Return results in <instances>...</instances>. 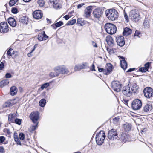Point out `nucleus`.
<instances>
[{
	"label": "nucleus",
	"instance_id": "f257e3e1",
	"mask_svg": "<svg viewBox=\"0 0 153 153\" xmlns=\"http://www.w3.org/2000/svg\"><path fill=\"white\" fill-rule=\"evenodd\" d=\"M107 17L112 21L114 20L118 17V13L115 9L107 10L105 12Z\"/></svg>",
	"mask_w": 153,
	"mask_h": 153
},
{
	"label": "nucleus",
	"instance_id": "f03ea898",
	"mask_svg": "<svg viewBox=\"0 0 153 153\" xmlns=\"http://www.w3.org/2000/svg\"><path fill=\"white\" fill-rule=\"evenodd\" d=\"M54 71L55 73L51 72L49 74L50 77L52 78L57 76L59 74H65L68 72L66 68H55Z\"/></svg>",
	"mask_w": 153,
	"mask_h": 153
},
{
	"label": "nucleus",
	"instance_id": "7ed1b4c3",
	"mask_svg": "<svg viewBox=\"0 0 153 153\" xmlns=\"http://www.w3.org/2000/svg\"><path fill=\"white\" fill-rule=\"evenodd\" d=\"M105 29L106 31L111 35L114 34L116 32V26L114 24L111 23H107L105 25Z\"/></svg>",
	"mask_w": 153,
	"mask_h": 153
},
{
	"label": "nucleus",
	"instance_id": "20e7f679",
	"mask_svg": "<svg viewBox=\"0 0 153 153\" xmlns=\"http://www.w3.org/2000/svg\"><path fill=\"white\" fill-rule=\"evenodd\" d=\"M105 137L104 131H101L96 135V141L97 143L99 145H101L103 143Z\"/></svg>",
	"mask_w": 153,
	"mask_h": 153
},
{
	"label": "nucleus",
	"instance_id": "39448f33",
	"mask_svg": "<svg viewBox=\"0 0 153 153\" xmlns=\"http://www.w3.org/2000/svg\"><path fill=\"white\" fill-rule=\"evenodd\" d=\"M140 16L139 13L137 10H133L130 12L129 17L133 21H138L140 19Z\"/></svg>",
	"mask_w": 153,
	"mask_h": 153
},
{
	"label": "nucleus",
	"instance_id": "423d86ee",
	"mask_svg": "<svg viewBox=\"0 0 153 153\" xmlns=\"http://www.w3.org/2000/svg\"><path fill=\"white\" fill-rule=\"evenodd\" d=\"M142 106L141 101L137 99L134 100L131 103V107L134 110H138L140 109Z\"/></svg>",
	"mask_w": 153,
	"mask_h": 153
},
{
	"label": "nucleus",
	"instance_id": "0eeeda50",
	"mask_svg": "<svg viewBox=\"0 0 153 153\" xmlns=\"http://www.w3.org/2000/svg\"><path fill=\"white\" fill-rule=\"evenodd\" d=\"M9 31L8 25L6 22H3L0 23V32L5 33Z\"/></svg>",
	"mask_w": 153,
	"mask_h": 153
},
{
	"label": "nucleus",
	"instance_id": "6e6552de",
	"mask_svg": "<svg viewBox=\"0 0 153 153\" xmlns=\"http://www.w3.org/2000/svg\"><path fill=\"white\" fill-rule=\"evenodd\" d=\"M39 113L37 111L32 112L30 115V118L33 123L38 124V120L39 118Z\"/></svg>",
	"mask_w": 153,
	"mask_h": 153
},
{
	"label": "nucleus",
	"instance_id": "1a4fd4ad",
	"mask_svg": "<svg viewBox=\"0 0 153 153\" xmlns=\"http://www.w3.org/2000/svg\"><path fill=\"white\" fill-rule=\"evenodd\" d=\"M108 137V139L111 140L116 139L118 137V134L116 131L114 129H112L109 131Z\"/></svg>",
	"mask_w": 153,
	"mask_h": 153
},
{
	"label": "nucleus",
	"instance_id": "9d476101",
	"mask_svg": "<svg viewBox=\"0 0 153 153\" xmlns=\"http://www.w3.org/2000/svg\"><path fill=\"white\" fill-rule=\"evenodd\" d=\"M103 13L101 8H99L94 10L93 12L94 18L97 19H99L101 17Z\"/></svg>",
	"mask_w": 153,
	"mask_h": 153
},
{
	"label": "nucleus",
	"instance_id": "9b49d317",
	"mask_svg": "<svg viewBox=\"0 0 153 153\" xmlns=\"http://www.w3.org/2000/svg\"><path fill=\"white\" fill-rule=\"evenodd\" d=\"M112 87L114 91L118 92L121 90V84L118 81H114L112 83Z\"/></svg>",
	"mask_w": 153,
	"mask_h": 153
},
{
	"label": "nucleus",
	"instance_id": "f8f14e48",
	"mask_svg": "<svg viewBox=\"0 0 153 153\" xmlns=\"http://www.w3.org/2000/svg\"><path fill=\"white\" fill-rule=\"evenodd\" d=\"M143 92L145 96L147 98H150L153 96V90L150 87L146 88Z\"/></svg>",
	"mask_w": 153,
	"mask_h": 153
},
{
	"label": "nucleus",
	"instance_id": "ddd939ff",
	"mask_svg": "<svg viewBox=\"0 0 153 153\" xmlns=\"http://www.w3.org/2000/svg\"><path fill=\"white\" fill-rule=\"evenodd\" d=\"M122 92L125 95L129 97L131 96L132 93L130 90V87L128 84L127 86L123 87L122 89Z\"/></svg>",
	"mask_w": 153,
	"mask_h": 153
},
{
	"label": "nucleus",
	"instance_id": "4468645a",
	"mask_svg": "<svg viewBox=\"0 0 153 153\" xmlns=\"http://www.w3.org/2000/svg\"><path fill=\"white\" fill-rule=\"evenodd\" d=\"M99 72H102L105 75H108L112 72L113 69V68H97Z\"/></svg>",
	"mask_w": 153,
	"mask_h": 153
},
{
	"label": "nucleus",
	"instance_id": "2eb2a0df",
	"mask_svg": "<svg viewBox=\"0 0 153 153\" xmlns=\"http://www.w3.org/2000/svg\"><path fill=\"white\" fill-rule=\"evenodd\" d=\"M117 44L119 46L122 47L125 44L124 37L122 36H118L116 38Z\"/></svg>",
	"mask_w": 153,
	"mask_h": 153
},
{
	"label": "nucleus",
	"instance_id": "dca6fc26",
	"mask_svg": "<svg viewBox=\"0 0 153 153\" xmlns=\"http://www.w3.org/2000/svg\"><path fill=\"white\" fill-rule=\"evenodd\" d=\"M34 18L36 19H41L43 16V14L40 10H36L34 11L33 13Z\"/></svg>",
	"mask_w": 153,
	"mask_h": 153
},
{
	"label": "nucleus",
	"instance_id": "f3484780",
	"mask_svg": "<svg viewBox=\"0 0 153 153\" xmlns=\"http://www.w3.org/2000/svg\"><path fill=\"white\" fill-rule=\"evenodd\" d=\"M129 138V135L126 133L123 132L121 135V140L124 142L129 141L130 140Z\"/></svg>",
	"mask_w": 153,
	"mask_h": 153
},
{
	"label": "nucleus",
	"instance_id": "a211bd4d",
	"mask_svg": "<svg viewBox=\"0 0 153 153\" xmlns=\"http://www.w3.org/2000/svg\"><path fill=\"white\" fill-rule=\"evenodd\" d=\"M92 11V7L89 6L87 7L84 11V16L86 18H88L91 15Z\"/></svg>",
	"mask_w": 153,
	"mask_h": 153
},
{
	"label": "nucleus",
	"instance_id": "6ab92c4d",
	"mask_svg": "<svg viewBox=\"0 0 153 153\" xmlns=\"http://www.w3.org/2000/svg\"><path fill=\"white\" fill-rule=\"evenodd\" d=\"M106 40L109 46H113L114 45V41L111 36H107L106 38Z\"/></svg>",
	"mask_w": 153,
	"mask_h": 153
},
{
	"label": "nucleus",
	"instance_id": "aec40b11",
	"mask_svg": "<svg viewBox=\"0 0 153 153\" xmlns=\"http://www.w3.org/2000/svg\"><path fill=\"white\" fill-rule=\"evenodd\" d=\"M138 88V87L136 83H134L132 84L131 85L130 90L132 94H134L137 92Z\"/></svg>",
	"mask_w": 153,
	"mask_h": 153
},
{
	"label": "nucleus",
	"instance_id": "412c9836",
	"mask_svg": "<svg viewBox=\"0 0 153 153\" xmlns=\"http://www.w3.org/2000/svg\"><path fill=\"white\" fill-rule=\"evenodd\" d=\"M15 99L10 100L6 102L4 105V107H10L12 106L13 105L16 103V102H14Z\"/></svg>",
	"mask_w": 153,
	"mask_h": 153
},
{
	"label": "nucleus",
	"instance_id": "4be33fe9",
	"mask_svg": "<svg viewBox=\"0 0 153 153\" xmlns=\"http://www.w3.org/2000/svg\"><path fill=\"white\" fill-rule=\"evenodd\" d=\"M50 2L53 4V7L56 9L60 7L59 3L60 0H49Z\"/></svg>",
	"mask_w": 153,
	"mask_h": 153
},
{
	"label": "nucleus",
	"instance_id": "5701e85b",
	"mask_svg": "<svg viewBox=\"0 0 153 153\" xmlns=\"http://www.w3.org/2000/svg\"><path fill=\"white\" fill-rule=\"evenodd\" d=\"M8 22L11 26L15 27L16 25V22L15 19L12 18H9L8 19Z\"/></svg>",
	"mask_w": 153,
	"mask_h": 153
},
{
	"label": "nucleus",
	"instance_id": "b1692460",
	"mask_svg": "<svg viewBox=\"0 0 153 153\" xmlns=\"http://www.w3.org/2000/svg\"><path fill=\"white\" fill-rule=\"evenodd\" d=\"M132 32L131 30L129 28L126 27L124 29L123 32V35L124 36H127L130 35Z\"/></svg>",
	"mask_w": 153,
	"mask_h": 153
},
{
	"label": "nucleus",
	"instance_id": "393cba45",
	"mask_svg": "<svg viewBox=\"0 0 153 153\" xmlns=\"http://www.w3.org/2000/svg\"><path fill=\"white\" fill-rule=\"evenodd\" d=\"M28 18L25 16H23L21 17L19 19V22H20L27 25L28 23Z\"/></svg>",
	"mask_w": 153,
	"mask_h": 153
},
{
	"label": "nucleus",
	"instance_id": "a878e982",
	"mask_svg": "<svg viewBox=\"0 0 153 153\" xmlns=\"http://www.w3.org/2000/svg\"><path fill=\"white\" fill-rule=\"evenodd\" d=\"M10 92L11 95L14 96L15 95L17 92V88L15 86L12 87L10 88Z\"/></svg>",
	"mask_w": 153,
	"mask_h": 153
},
{
	"label": "nucleus",
	"instance_id": "bb28decb",
	"mask_svg": "<svg viewBox=\"0 0 153 153\" xmlns=\"http://www.w3.org/2000/svg\"><path fill=\"white\" fill-rule=\"evenodd\" d=\"M123 128L125 131H129L131 129V125L128 123H126L123 125Z\"/></svg>",
	"mask_w": 153,
	"mask_h": 153
},
{
	"label": "nucleus",
	"instance_id": "cd10ccee",
	"mask_svg": "<svg viewBox=\"0 0 153 153\" xmlns=\"http://www.w3.org/2000/svg\"><path fill=\"white\" fill-rule=\"evenodd\" d=\"M152 108V106L151 105L146 104L143 107V110L145 112H147L151 111Z\"/></svg>",
	"mask_w": 153,
	"mask_h": 153
},
{
	"label": "nucleus",
	"instance_id": "c85d7f7f",
	"mask_svg": "<svg viewBox=\"0 0 153 153\" xmlns=\"http://www.w3.org/2000/svg\"><path fill=\"white\" fill-rule=\"evenodd\" d=\"M15 119V116L14 114H10L8 115V120L9 122L11 123H14Z\"/></svg>",
	"mask_w": 153,
	"mask_h": 153
},
{
	"label": "nucleus",
	"instance_id": "c756f323",
	"mask_svg": "<svg viewBox=\"0 0 153 153\" xmlns=\"http://www.w3.org/2000/svg\"><path fill=\"white\" fill-rule=\"evenodd\" d=\"M63 24V22L62 21H60L56 23L55 25L53 24L51 25V26L53 27V29H56V27H58L62 25Z\"/></svg>",
	"mask_w": 153,
	"mask_h": 153
},
{
	"label": "nucleus",
	"instance_id": "7c9ffc66",
	"mask_svg": "<svg viewBox=\"0 0 153 153\" xmlns=\"http://www.w3.org/2000/svg\"><path fill=\"white\" fill-rule=\"evenodd\" d=\"M84 20L82 19L79 18L77 19V24L80 26H83L85 25Z\"/></svg>",
	"mask_w": 153,
	"mask_h": 153
},
{
	"label": "nucleus",
	"instance_id": "2f4dec72",
	"mask_svg": "<svg viewBox=\"0 0 153 153\" xmlns=\"http://www.w3.org/2000/svg\"><path fill=\"white\" fill-rule=\"evenodd\" d=\"M9 83L8 79L2 80L0 82V87H2L4 86L7 85Z\"/></svg>",
	"mask_w": 153,
	"mask_h": 153
},
{
	"label": "nucleus",
	"instance_id": "473e14b6",
	"mask_svg": "<svg viewBox=\"0 0 153 153\" xmlns=\"http://www.w3.org/2000/svg\"><path fill=\"white\" fill-rule=\"evenodd\" d=\"M87 68H69L70 70H71V72H74L80 71L82 69H85Z\"/></svg>",
	"mask_w": 153,
	"mask_h": 153
},
{
	"label": "nucleus",
	"instance_id": "72a5a7b5",
	"mask_svg": "<svg viewBox=\"0 0 153 153\" xmlns=\"http://www.w3.org/2000/svg\"><path fill=\"white\" fill-rule=\"evenodd\" d=\"M121 67H127V64L126 61L123 58L120 61Z\"/></svg>",
	"mask_w": 153,
	"mask_h": 153
},
{
	"label": "nucleus",
	"instance_id": "f704fd0d",
	"mask_svg": "<svg viewBox=\"0 0 153 153\" xmlns=\"http://www.w3.org/2000/svg\"><path fill=\"white\" fill-rule=\"evenodd\" d=\"M46 102L45 99H42L39 102V105L42 107H44L45 105Z\"/></svg>",
	"mask_w": 153,
	"mask_h": 153
},
{
	"label": "nucleus",
	"instance_id": "c9c22d12",
	"mask_svg": "<svg viewBox=\"0 0 153 153\" xmlns=\"http://www.w3.org/2000/svg\"><path fill=\"white\" fill-rule=\"evenodd\" d=\"M76 22V19H73L71 20L68 21L66 24L67 25H72L75 24Z\"/></svg>",
	"mask_w": 153,
	"mask_h": 153
},
{
	"label": "nucleus",
	"instance_id": "e433bc0d",
	"mask_svg": "<svg viewBox=\"0 0 153 153\" xmlns=\"http://www.w3.org/2000/svg\"><path fill=\"white\" fill-rule=\"evenodd\" d=\"M34 125H32L30 127V129L31 131H34L37 127L38 124L36 123H34Z\"/></svg>",
	"mask_w": 153,
	"mask_h": 153
},
{
	"label": "nucleus",
	"instance_id": "4c0bfd02",
	"mask_svg": "<svg viewBox=\"0 0 153 153\" xmlns=\"http://www.w3.org/2000/svg\"><path fill=\"white\" fill-rule=\"evenodd\" d=\"M18 1V0H10L9 2V5L10 6H13Z\"/></svg>",
	"mask_w": 153,
	"mask_h": 153
},
{
	"label": "nucleus",
	"instance_id": "58836bf2",
	"mask_svg": "<svg viewBox=\"0 0 153 153\" xmlns=\"http://www.w3.org/2000/svg\"><path fill=\"white\" fill-rule=\"evenodd\" d=\"M120 117L119 116L113 119V123L114 124H117L119 122Z\"/></svg>",
	"mask_w": 153,
	"mask_h": 153
},
{
	"label": "nucleus",
	"instance_id": "ea45409f",
	"mask_svg": "<svg viewBox=\"0 0 153 153\" xmlns=\"http://www.w3.org/2000/svg\"><path fill=\"white\" fill-rule=\"evenodd\" d=\"M49 86V83H45L43 85H42L41 87V88L42 90H43L44 88H45L48 87Z\"/></svg>",
	"mask_w": 153,
	"mask_h": 153
},
{
	"label": "nucleus",
	"instance_id": "a19ab883",
	"mask_svg": "<svg viewBox=\"0 0 153 153\" xmlns=\"http://www.w3.org/2000/svg\"><path fill=\"white\" fill-rule=\"evenodd\" d=\"M44 1L43 0H38V4L39 6L41 7H43L44 4Z\"/></svg>",
	"mask_w": 153,
	"mask_h": 153
},
{
	"label": "nucleus",
	"instance_id": "79ce46f5",
	"mask_svg": "<svg viewBox=\"0 0 153 153\" xmlns=\"http://www.w3.org/2000/svg\"><path fill=\"white\" fill-rule=\"evenodd\" d=\"M149 68H140L139 69V71L142 72H145L148 70Z\"/></svg>",
	"mask_w": 153,
	"mask_h": 153
},
{
	"label": "nucleus",
	"instance_id": "37998d69",
	"mask_svg": "<svg viewBox=\"0 0 153 153\" xmlns=\"http://www.w3.org/2000/svg\"><path fill=\"white\" fill-rule=\"evenodd\" d=\"M38 38L39 40L42 41L43 40V33H39L38 35Z\"/></svg>",
	"mask_w": 153,
	"mask_h": 153
},
{
	"label": "nucleus",
	"instance_id": "c03bdc74",
	"mask_svg": "<svg viewBox=\"0 0 153 153\" xmlns=\"http://www.w3.org/2000/svg\"><path fill=\"white\" fill-rule=\"evenodd\" d=\"M14 123H15L19 125H20L21 123V120L18 118L15 119Z\"/></svg>",
	"mask_w": 153,
	"mask_h": 153
},
{
	"label": "nucleus",
	"instance_id": "a18cd8bd",
	"mask_svg": "<svg viewBox=\"0 0 153 153\" xmlns=\"http://www.w3.org/2000/svg\"><path fill=\"white\" fill-rule=\"evenodd\" d=\"M13 51V49H12L10 48L9 50L7 51V55L8 56H12V52Z\"/></svg>",
	"mask_w": 153,
	"mask_h": 153
},
{
	"label": "nucleus",
	"instance_id": "49530a36",
	"mask_svg": "<svg viewBox=\"0 0 153 153\" xmlns=\"http://www.w3.org/2000/svg\"><path fill=\"white\" fill-rule=\"evenodd\" d=\"M11 12L14 14H16L18 12L17 9L15 7H13L11 9Z\"/></svg>",
	"mask_w": 153,
	"mask_h": 153
},
{
	"label": "nucleus",
	"instance_id": "de8ad7c7",
	"mask_svg": "<svg viewBox=\"0 0 153 153\" xmlns=\"http://www.w3.org/2000/svg\"><path fill=\"white\" fill-rule=\"evenodd\" d=\"M19 137L20 139L22 140H24L25 138V135L23 133H20L19 134Z\"/></svg>",
	"mask_w": 153,
	"mask_h": 153
},
{
	"label": "nucleus",
	"instance_id": "09e8293b",
	"mask_svg": "<svg viewBox=\"0 0 153 153\" xmlns=\"http://www.w3.org/2000/svg\"><path fill=\"white\" fill-rule=\"evenodd\" d=\"M124 17L127 22H129L128 17L125 11L124 12Z\"/></svg>",
	"mask_w": 153,
	"mask_h": 153
},
{
	"label": "nucleus",
	"instance_id": "8fccbe9b",
	"mask_svg": "<svg viewBox=\"0 0 153 153\" xmlns=\"http://www.w3.org/2000/svg\"><path fill=\"white\" fill-rule=\"evenodd\" d=\"M43 40H46L48 38V36L45 34V31H43Z\"/></svg>",
	"mask_w": 153,
	"mask_h": 153
},
{
	"label": "nucleus",
	"instance_id": "3c124183",
	"mask_svg": "<svg viewBox=\"0 0 153 153\" xmlns=\"http://www.w3.org/2000/svg\"><path fill=\"white\" fill-rule=\"evenodd\" d=\"M3 131L4 133H6L8 134H10V130L8 129L5 128L4 129Z\"/></svg>",
	"mask_w": 153,
	"mask_h": 153
},
{
	"label": "nucleus",
	"instance_id": "603ef678",
	"mask_svg": "<svg viewBox=\"0 0 153 153\" xmlns=\"http://www.w3.org/2000/svg\"><path fill=\"white\" fill-rule=\"evenodd\" d=\"M15 142H16L17 144L21 145V143L20 142V141L19 138H16L15 139Z\"/></svg>",
	"mask_w": 153,
	"mask_h": 153
},
{
	"label": "nucleus",
	"instance_id": "864d4df0",
	"mask_svg": "<svg viewBox=\"0 0 153 153\" xmlns=\"http://www.w3.org/2000/svg\"><path fill=\"white\" fill-rule=\"evenodd\" d=\"M5 140V138L4 136H0V141L1 143H3Z\"/></svg>",
	"mask_w": 153,
	"mask_h": 153
},
{
	"label": "nucleus",
	"instance_id": "5fc2aeb1",
	"mask_svg": "<svg viewBox=\"0 0 153 153\" xmlns=\"http://www.w3.org/2000/svg\"><path fill=\"white\" fill-rule=\"evenodd\" d=\"M143 25L145 27H149V25L147 22L145 21L143 23Z\"/></svg>",
	"mask_w": 153,
	"mask_h": 153
},
{
	"label": "nucleus",
	"instance_id": "6e6d98bb",
	"mask_svg": "<svg viewBox=\"0 0 153 153\" xmlns=\"http://www.w3.org/2000/svg\"><path fill=\"white\" fill-rule=\"evenodd\" d=\"M4 149L2 146H0V153H4Z\"/></svg>",
	"mask_w": 153,
	"mask_h": 153
},
{
	"label": "nucleus",
	"instance_id": "4d7b16f0",
	"mask_svg": "<svg viewBox=\"0 0 153 153\" xmlns=\"http://www.w3.org/2000/svg\"><path fill=\"white\" fill-rule=\"evenodd\" d=\"M5 76L6 78H10L12 76L9 73H7L5 75Z\"/></svg>",
	"mask_w": 153,
	"mask_h": 153
},
{
	"label": "nucleus",
	"instance_id": "13d9d810",
	"mask_svg": "<svg viewBox=\"0 0 153 153\" xmlns=\"http://www.w3.org/2000/svg\"><path fill=\"white\" fill-rule=\"evenodd\" d=\"M139 34V32L138 30H136L135 31V33L134 35V38H135V36H138Z\"/></svg>",
	"mask_w": 153,
	"mask_h": 153
},
{
	"label": "nucleus",
	"instance_id": "bf43d9fd",
	"mask_svg": "<svg viewBox=\"0 0 153 153\" xmlns=\"http://www.w3.org/2000/svg\"><path fill=\"white\" fill-rule=\"evenodd\" d=\"M151 64V62H148L144 65V67H149Z\"/></svg>",
	"mask_w": 153,
	"mask_h": 153
},
{
	"label": "nucleus",
	"instance_id": "052dcab7",
	"mask_svg": "<svg viewBox=\"0 0 153 153\" xmlns=\"http://www.w3.org/2000/svg\"><path fill=\"white\" fill-rule=\"evenodd\" d=\"M135 69V68H130L126 72H132V71H134V70Z\"/></svg>",
	"mask_w": 153,
	"mask_h": 153
},
{
	"label": "nucleus",
	"instance_id": "680f3d73",
	"mask_svg": "<svg viewBox=\"0 0 153 153\" xmlns=\"http://www.w3.org/2000/svg\"><path fill=\"white\" fill-rule=\"evenodd\" d=\"M84 5V3H81L80 4H79L77 5V8L78 9H79L81 8V7H82Z\"/></svg>",
	"mask_w": 153,
	"mask_h": 153
},
{
	"label": "nucleus",
	"instance_id": "e2e57ef3",
	"mask_svg": "<svg viewBox=\"0 0 153 153\" xmlns=\"http://www.w3.org/2000/svg\"><path fill=\"white\" fill-rule=\"evenodd\" d=\"M92 45L94 47H97V44L94 41L92 42Z\"/></svg>",
	"mask_w": 153,
	"mask_h": 153
},
{
	"label": "nucleus",
	"instance_id": "0e129e2a",
	"mask_svg": "<svg viewBox=\"0 0 153 153\" xmlns=\"http://www.w3.org/2000/svg\"><path fill=\"white\" fill-rule=\"evenodd\" d=\"M64 18H65L66 20H67L69 18V16L66 15L64 17Z\"/></svg>",
	"mask_w": 153,
	"mask_h": 153
},
{
	"label": "nucleus",
	"instance_id": "69168bd1",
	"mask_svg": "<svg viewBox=\"0 0 153 153\" xmlns=\"http://www.w3.org/2000/svg\"><path fill=\"white\" fill-rule=\"evenodd\" d=\"M90 70H91V71H95V68H90V70L88 71V72H89Z\"/></svg>",
	"mask_w": 153,
	"mask_h": 153
},
{
	"label": "nucleus",
	"instance_id": "338daca9",
	"mask_svg": "<svg viewBox=\"0 0 153 153\" xmlns=\"http://www.w3.org/2000/svg\"><path fill=\"white\" fill-rule=\"evenodd\" d=\"M107 67H112V65L110 63H107Z\"/></svg>",
	"mask_w": 153,
	"mask_h": 153
},
{
	"label": "nucleus",
	"instance_id": "774afa93",
	"mask_svg": "<svg viewBox=\"0 0 153 153\" xmlns=\"http://www.w3.org/2000/svg\"><path fill=\"white\" fill-rule=\"evenodd\" d=\"M4 63L2 62H1L0 64V67H4Z\"/></svg>",
	"mask_w": 153,
	"mask_h": 153
}]
</instances>
